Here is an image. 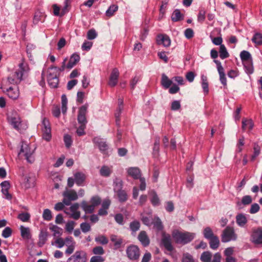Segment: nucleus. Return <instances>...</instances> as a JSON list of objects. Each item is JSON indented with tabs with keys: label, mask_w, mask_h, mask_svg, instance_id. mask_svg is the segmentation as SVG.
Here are the masks:
<instances>
[{
	"label": "nucleus",
	"mask_w": 262,
	"mask_h": 262,
	"mask_svg": "<svg viewBox=\"0 0 262 262\" xmlns=\"http://www.w3.org/2000/svg\"><path fill=\"white\" fill-rule=\"evenodd\" d=\"M101 198L98 195L93 196L90 200L91 204L95 208L101 204Z\"/></svg>",
	"instance_id": "de8ad7c7"
},
{
	"label": "nucleus",
	"mask_w": 262,
	"mask_h": 262,
	"mask_svg": "<svg viewBox=\"0 0 262 262\" xmlns=\"http://www.w3.org/2000/svg\"><path fill=\"white\" fill-rule=\"evenodd\" d=\"M117 195L119 201L121 202H125L127 199V195L126 193L122 190L117 191Z\"/></svg>",
	"instance_id": "09e8293b"
},
{
	"label": "nucleus",
	"mask_w": 262,
	"mask_h": 262,
	"mask_svg": "<svg viewBox=\"0 0 262 262\" xmlns=\"http://www.w3.org/2000/svg\"><path fill=\"white\" fill-rule=\"evenodd\" d=\"M97 35V34L95 30L91 29L88 31L87 33V38L90 40H92L95 39Z\"/></svg>",
	"instance_id": "0e129e2a"
},
{
	"label": "nucleus",
	"mask_w": 262,
	"mask_h": 262,
	"mask_svg": "<svg viewBox=\"0 0 262 262\" xmlns=\"http://www.w3.org/2000/svg\"><path fill=\"white\" fill-rule=\"evenodd\" d=\"M253 154L251 156V160L252 161H254L255 159V158L260 154V146L257 144L254 143L253 145Z\"/></svg>",
	"instance_id": "c03bdc74"
},
{
	"label": "nucleus",
	"mask_w": 262,
	"mask_h": 262,
	"mask_svg": "<svg viewBox=\"0 0 262 262\" xmlns=\"http://www.w3.org/2000/svg\"><path fill=\"white\" fill-rule=\"evenodd\" d=\"M48 233L46 231H41L39 235L38 245L39 247L42 246L47 240Z\"/></svg>",
	"instance_id": "c9c22d12"
},
{
	"label": "nucleus",
	"mask_w": 262,
	"mask_h": 262,
	"mask_svg": "<svg viewBox=\"0 0 262 262\" xmlns=\"http://www.w3.org/2000/svg\"><path fill=\"white\" fill-rule=\"evenodd\" d=\"M111 240L114 243V246L115 247L116 249L120 248L123 242L121 238H117V236L115 235H111Z\"/></svg>",
	"instance_id": "79ce46f5"
},
{
	"label": "nucleus",
	"mask_w": 262,
	"mask_h": 262,
	"mask_svg": "<svg viewBox=\"0 0 262 262\" xmlns=\"http://www.w3.org/2000/svg\"><path fill=\"white\" fill-rule=\"evenodd\" d=\"M251 241L255 244L262 245V228L258 227L252 229Z\"/></svg>",
	"instance_id": "f8f14e48"
},
{
	"label": "nucleus",
	"mask_w": 262,
	"mask_h": 262,
	"mask_svg": "<svg viewBox=\"0 0 262 262\" xmlns=\"http://www.w3.org/2000/svg\"><path fill=\"white\" fill-rule=\"evenodd\" d=\"M2 187V192L5 195V198L10 200L12 199V195L9 193V190L10 188V184L8 181H5L0 184Z\"/></svg>",
	"instance_id": "dca6fc26"
},
{
	"label": "nucleus",
	"mask_w": 262,
	"mask_h": 262,
	"mask_svg": "<svg viewBox=\"0 0 262 262\" xmlns=\"http://www.w3.org/2000/svg\"><path fill=\"white\" fill-rule=\"evenodd\" d=\"M195 234L188 232H180L178 230L173 231L172 236L175 242L177 244L185 245L191 242L194 238Z\"/></svg>",
	"instance_id": "f257e3e1"
},
{
	"label": "nucleus",
	"mask_w": 262,
	"mask_h": 262,
	"mask_svg": "<svg viewBox=\"0 0 262 262\" xmlns=\"http://www.w3.org/2000/svg\"><path fill=\"white\" fill-rule=\"evenodd\" d=\"M80 229L83 233H86L91 229L90 225L86 222L82 223L80 224Z\"/></svg>",
	"instance_id": "4d7b16f0"
},
{
	"label": "nucleus",
	"mask_w": 262,
	"mask_h": 262,
	"mask_svg": "<svg viewBox=\"0 0 262 262\" xmlns=\"http://www.w3.org/2000/svg\"><path fill=\"white\" fill-rule=\"evenodd\" d=\"M21 236L24 239H29L31 237L30 230L28 227L21 226L20 227Z\"/></svg>",
	"instance_id": "cd10ccee"
},
{
	"label": "nucleus",
	"mask_w": 262,
	"mask_h": 262,
	"mask_svg": "<svg viewBox=\"0 0 262 262\" xmlns=\"http://www.w3.org/2000/svg\"><path fill=\"white\" fill-rule=\"evenodd\" d=\"M252 41L255 43V46H258L262 45V34L256 33L253 35Z\"/></svg>",
	"instance_id": "f704fd0d"
},
{
	"label": "nucleus",
	"mask_w": 262,
	"mask_h": 262,
	"mask_svg": "<svg viewBox=\"0 0 262 262\" xmlns=\"http://www.w3.org/2000/svg\"><path fill=\"white\" fill-rule=\"evenodd\" d=\"M253 125L254 124L252 120L245 119H243L242 129L243 130H245L246 129L251 130L253 128Z\"/></svg>",
	"instance_id": "2f4dec72"
},
{
	"label": "nucleus",
	"mask_w": 262,
	"mask_h": 262,
	"mask_svg": "<svg viewBox=\"0 0 262 262\" xmlns=\"http://www.w3.org/2000/svg\"><path fill=\"white\" fill-rule=\"evenodd\" d=\"M212 257V253L207 251L201 254L200 259L202 262H221L222 256L220 253H215L213 256L212 260L211 261Z\"/></svg>",
	"instance_id": "39448f33"
},
{
	"label": "nucleus",
	"mask_w": 262,
	"mask_h": 262,
	"mask_svg": "<svg viewBox=\"0 0 262 262\" xmlns=\"http://www.w3.org/2000/svg\"><path fill=\"white\" fill-rule=\"evenodd\" d=\"M246 72L248 74H251L253 73L254 68L253 66V60L243 62Z\"/></svg>",
	"instance_id": "473e14b6"
},
{
	"label": "nucleus",
	"mask_w": 262,
	"mask_h": 262,
	"mask_svg": "<svg viewBox=\"0 0 262 262\" xmlns=\"http://www.w3.org/2000/svg\"><path fill=\"white\" fill-rule=\"evenodd\" d=\"M50 230L53 232V235L55 238L60 237L63 233L62 229L56 225L50 227Z\"/></svg>",
	"instance_id": "7c9ffc66"
},
{
	"label": "nucleus",
	"mask_w": 262,
	"mask_h": 262,
	"mask_svg": "<svg viewBox=\"0 0 262 262\" xmlns=\"http://www.w3.org/2000/svg\"><path fill=\"white\" fill-rule=\"evenodd\" d=\"M17 218L23 222H27L30 219V215L28 212H23L18 215Z\"/></svg>",
	"instance_id": "8fccbe9b"
},
{
	"label": "nucleus",
	"mask_w": 262,
	"mask_h": 262,
	"mask_svg": "<svg viewBox=\"0 0 262 262\" xmlns=\"http://www.w3.org/2000/svg\"><path fill=\"white\" fill-rule=\"evenodd\" d=\"M64 142L66 145V146L67 148H69L72 143V140L71 139V136L69 135H66L64 136Z\"/></svg>",
	"instance_id": "e2e57ef3"
},
{
	"label": "nucleus",
	"mask_w": 262,
	"mask_h": 262,
	"mask_svg": "<svg viewBox=\"0 0 262 262\" xmlns=\"http://www.w3.org/2000/svg\"><path fill=\"white\" fill-rule=\"evenodd\" d=\"M43 132L42 138L46 141H50L51 138V129H46L42 130Z\"/></svg>",
	"instance_id": "6e6d98bb"
},
{
	"label": "nucleus",
	"mask_w": 262,
	"mask_h": 262,
	"mask_svg": "<svg viewBox=\"0 0 262 262\" xmlns=\"http://www.w3.org/2000/svg\"><path fill=\"white\" fill-rule=\"evenodd\" d=\"M206 11L204 9H201L198 15V20L200 23H203L205 19Z\"/></svg>",
	"instance_id": "680f3d73"
},
{
	"label": "nucleus",
	"mask_w": 262,
	"mask_h": 262,
	"mask_svg": "<svg viewBox=\"0 0 262 262\" xmlns=\"http://www.w3.org/2000/svg\"><path fill=\"white\" fill-rule=\"evenodd\" d=\"M214 62L216 64L217 70L220 75V80L223 85L226 86L227 85V80L224 69L222 66L221 62L218 60H214Z\"/></svg>",
	"instance_id": "ddd939ff"
},
{
	"label": "nucleus",
	"mask_w": 262,
	"mask_h": 262,
	"mask_svg": "<svg viewBox=\"0 0 262 262\" xmlns=\"http://www.w3.org/2000/svg\"><path fill=\"white\" fill-rule=\"evenodd\" d=\"M182 262H194V260L191 255L186 253L183 255Z\"/></svg>",
	"instance_id": "13d9d810"
},
{
	"label": "nucleus",
	"mask_w": 262,
	"mask_h": 262,
	"mask_svg": "<svg viewBox=\"0 0 262 262\" xmlns=\"http://www.w3.org/2000/svg\"><path fill=\"white\" fill-rule=\"evenodd\" d=\"M42 218L45 221H51L52 219L51 211L49 209H45L43 211Z\"/></svg>",
	"instance_id": "49530a36"
},
{
	"label": "nucleus",
	"mask_w": 262,
	"mask_h": 262,
	"mask_svg": "<svg viewBox=\"0 0 262 262\" xmlns=\"http://www.w3.org/2000/svg\"><path fill=\"white\" fill-rule=\"evenodd\" d=\"M87 260L86 253L83 250H78L68 259L67 262H86Z\"/></svg>",
	"instance_id": "0eeeda50"
},
{
	"label": "nucleus",
	"mask_w": 262,
	"mask_h": 262,
	"mask_svg": "<svg viewBox=\"0 0 262 262\" xmlns=\"http://www.w3.org/2000/svg\"><path fill=\"white\" fill-rule=\"evenodd\" d=\"M140 227V223L137 221H134L131 222L129 224V228L131 231L133 232H135L138 231Z\"/></svg>",
	"instance_id": "3c124183"
},
{
	"label": "nucleus",
	"mask_w": 262,
	"mask_h": 262,
	"mask_svg": "<svg viewBox=\"0 0 262 262\" xmlns=\"http://www.w3.org/2000/svg\"><path fill=\"white\" fill-rule=\"evenodd\" d=\"M19 70L15 71L8 77V81L10 84H17L21 80L23 72L29 70L27 64H25L23 61L19 64Z\"/></svg>",
	"instance_id": "f03ea898"
},
{
	"label": "nucleus",
	"mask_w": 262,
	"mask_h": 262,
	"mask_svg": "<svg viewBox=\"0 0 262 262\" xmlns=\"http://www.w3.org/2000/svg\"><path fill=\"white\" fill-rule=\"evenodd\" d=\"M79 55L77 53L73 54L71 56L69 61L67 64V68L69 69H72L79 62Z\"/></svg>",
	"instance_id": "5701e85b"
},
{
	"label": "nucleus",
	"mask_w": 262,
	"mask_h": 262,
	"mask_svg": "<svg viewBox=\"0 0 262 262\" xmlns=\"http://www.w3.org/2000/svg\"><path fill=\"white\" fill-rule=\"evenodd\" d=\"M118 9V7L116 5H112L110 6L108 9L105 12V15L107 17H112L114 15V13L116 12Z\"/></svg>",
	"instance_id": "ea45409f"
},
{
	"label": "nucleus",
	"mask_w": 262,
	"mask_h": 262,
	"mask_svg": "<svg viewBox=\"0 0 262 262\" xmlns=\"http://www.w3.org/2000/svg\"><path fill=\"white\" fill-rule=\"evenodd\" d=\"M221 239L223 243L235 241L237 239V235L235 233L233 228L230 226L226 227L222 232Z\"/></svg>",
	"instance_id": "20e7f679"
},
{
	"label": "nucleus",
	"mask_w": 262,
	"mask_h": 262,
	"mask_svg": "<svg viewBox=\"0 0 262 262\" xmlns=\"http://www.w3.org/2000/svg\"><path fill=\"white\" fill-rule=\"evenodd\" d=\"M118 112L115 114L116 123L118 126H120L119 116L121 114V111L123 109V100L121 98H118Z\"/></svg>",
	"instance_id": "393cba45"
},
{
	"label": "nucleus",
	"mask_w": 262,
	"mask_h": 262,
	"mask_svg": "<svg viewBox=\"0 0 262 262\" xmlns=\"http://www.w3.org/2000/svg\"><path fill=\"white\" fill-rule=\"evenodd\" d=\"M62 195L64 197L63 203L67 206L71 204L72 201H75L78 199L77 194L74 190L65 191L63 192Z\"/></svg>",
	"instance_id": "9d476101"
},
{
	"label": "nucleus",
	"mask_w": 262,
	"mask_h": 262,
	"mask_svg": "<svg viewBox=\"0 0 262 262\" xmlns=\"http://www.w3.org/2000/svg\"><path fill=\"white\" fill-rule=\"evenodd\" d=\"M157 41L158 45H162L165 47H169L171 43L170 38L166 35H159L157 36Z\"/></svg>",
	"instance_id": "a211bd4d"
},
{
	"label": "nucleus",
	"mask_w": 262,
	"mask_h": 262,
	"mask_svg": "<svg viewBox=\"0 0 262 262\" xmlns=\"http://www.w3.org/2000/svg\"><path fill=\"white\" fill-rule=\"evenodd\" d=\"M52 245H55L58 248H61L64 246L65 242L64 239L61 237H57L54 242H52Z\"/></svg>",
	"instance_id": "a18cd8bd"
},
{
	"label": "nucleus",
	"mask_w": 262,
	"mask_h": 262,
	"mask_svg": "<svg viewBox=\"0 0 262 262\" xmlns=\"http://www.w3.org/2000/svg\"><path fill=\"white\" fill-rule=\"evenodd\" d=\"M161 83L163 88L167 89L172 84V81L165 74H163L162 75Z\"/></svg>",
	"instance_id": "c85d7f7f"
},
{
	"label": "nucleus",
	"mask_w": 262,
	"mask_h": 262,
	"mask_svg": "<svg viewBox=\"0 0 262 262\" xmlns=\"http://www.w3.org/2000/svg\"><path fill=\"white\" fill-rule=\"evenodd\" d=\"M119 76V72L117 68L113 69L108 81V85L111 87L116 86L118 82V78Z\"/></svg>",
	"instance_id": "2eb2a0df"
},
{
	"label": "nucleus",
	"mask_w": 262,
	"mask_h": 262,
	"mask_svg": "<svg viewBox=\"0 0 262 262\" xmlns=\"http://www.w3.org/2000/svg\"><path fill=\"white\" fill-rule=\"evenodd\" d=\"M7 92L9 97L12 99H16L18 97L19 91L16 87L15 88L10 87L7 89Z\"/></svg>",
	"instance_id": "a878e982"
},
{
	"label": "nucleus",
	"mask_w": 262,
	"mask_h": 262,
	"mask_svg": "<svg viewBox=\"0 0 262 262\" xmlns=\"http://www.w3.org/2000/svg\"><path fill=\"white\" fill-rule=\"evenodd\" d=\"M208 240L209 246L211 249L213 250H216L219 248L220 246V240L216 235L213 236Z\"/></svg>",
	"instance_id": "bb28decb"
},
{
	"label": "nucleus",
	"mask_w": 262,
	"mask_h": 262,
	"mask_svg": "<svg viewBox=\"0 0 262 262\" xmlns=\"http://www.w3.org/2000/svg\"><path fill=\"white\" fill-rule=\"evenodd\" d=\"M127 257L131 260H137L140 255V251L139 247L134 245L128 246L126 250Z\"/></svg>",
	"instance_id": "423d86ee"
},
{
	"label": "nucleus",
	"mask_w": 262,
	"mask_h": 262,
	"mask_svg": "<svg viewBox=\"0 0 262 262\" xmlns=\"http://www.w3.org/2000/svg\"><path fill=\"white\" fill-rule=\"evenodd\" d=\"M81 207L85 213H92L95 210V207L91 204L85 201H82L81 203Z\"/></svg>",
	"instance_id": "b1692460"
},
{
	"label": "nucleus",
	"mask_w": 262,
	"mask_h": 262,
	"mask_svg": "<svg viewBox=\"0 0 262 262\" xmlns=\"http://www.w3.org/2000/svg\"><path fill=\"white\" fill-rule=\"evenodd\" d=\"M127 171L128 174L134 179H138L141 178V171L138 167H129Z\"/></svg>",
	"instance_id": "4be33fe9"
},
{
	"label": "nucleus",
	"mask_w": 262,
	"mask_h": 262,
	"mask_svg": "<svg viewBox=\"0 0 262 262\" xmlns=\"http://www.w3.org/2000/svg\"><path fill=\"white\" fill-rule=\"evenodd\" d=\"M171 20L174 21H178L181 20H183L184 17L183 15L181 14L180 10L176 9L171 15Z\"/></svg>",
	"instance_id": "72a5a7b5"
},
{
	"label": "nucleus",
	"mask_w": 262,
	"mask_h": 262,
	"mask_svg": "<svg viewBox=\"0 0 262 262\" xmlns=\"http://www.w3.org/2000/svg\"><path fill=\"white\" fill-rule=\"evenodd\" d=\"M104 260L101 256H93L91 258L90 262H104Z\"/></svg>",
	"instance_id": "774afa93"
},
{
	"label": "nucleus",
	"mask_w": 262,
	"mask_h": 262,
	"mask_svg": "<svg viewBox=\"0 0 262 262\" xmlns=\"http://www.w3.org/2000/svg\"><path fill=\"white\" fill-rule=\"evenodd\" d=\"M112 172L111 168L105 165L103 166L100 170V175L105 177H109Z\"/></svg>",
	"instance_id": "58836bf2"
},
{
	"label": "nucleus",
	"mask_w": 262,
	"mask_h": 262,
	"mask_svg": "<svg viewBox=\"0 0 262 262\" xmlns=\"http://www.w3.org/2000/svg\"><path fill=\"white\" fill-rule=\"evenodd\" d=\"M21 153H24L25 159L28 163H32L34 162L35 160L33 156L34 150L31 149L28 144L26 143L22 144L19 154Z\"/></svg>",
	"instance_id": "6e6552de"
},
{
	"label": "nucleus",
	"mask_w": 262,
	"mask_h": 262,
	"mask_svg": "<svg viewBox=\"0 0 262 262\" xmlns=\"http://www.w3.org/2000/svg\"><path fill=\"white\" fill-rule=\"evenodd\" d=\"M95 241L102 245H106L108 242V239L104 235H99L95 237Z\"/></svg>",
	"instance_id": "603ef678"
},
{
	"label": "nucleus",
	"mask_w": 262,
	"mask_h": 262,
	"mask_svg": "<svg viewBox=\"0 0 262 262\" xmlns=\"http://www.w3.org/2000/svg\"><path fill=\"white\" fill-rule=\"evenodd\" d=\"M236 222L239 226L243 227L247 223V219L243 214H238L236 216Z\"/></svg>",
	"instance_id": "c756f323"
},
{
	"label": "nucleus",
	"mask_w": 262,
	"mask_h": 262,
	"mask_svg": "<svg viewBox=\"0 0 262 262\" xmlns=\"http://www.w3.org/2000/svg\"><path fill=\"white\" fill-rule=\"evenodd\" d=\"M161 242L167 251H172L173 250V248L171 244V238L169 234L163 232Z\"/></svg>",
	"instance_id": "4468645a"
},
{
	"label": "nucleus",
	"mask_w": 262,
	"mask_h": 262,
	"mask_svg": "<svg viewBox=\"0 0 262 262\" xmlns=\"http://www.w3.org/2000/svg\"><path fill=\"white\" fill-rule=\"evenodd\" d=\"M86 125L80 124L79 127L77 128L76 133L79 136H81L85 134L84 131Z\"/></svg>",
	"instance_id": "338daca9"
},
{
	"label": "nucleus",
	"mask_w": 262,
	"mask_h": 262,
	"mask_svg": "<svg viewBox=\"0 0 262 262\" xmlns=\"http://www.w3.org/2000/svg\"><path fill=\"white\" fill-rule=\"evenodd\" d=\"M240 57L242 62L252 60L250 53L248 51L245 50L241 52Z\"/></svg>",
	"instance_id": "e433bc0d"
},
{
	"label": "nucleus",
	"mask_w": 262,
	"mask_h": 262,
	"mask_svg": "<svg viewBox=\"0 0 262 262\" xmlns=\"http://www.w3.org/2000/svg\"><path fill=\"white\" fill-rule=\"evenodd\" d=\"M219 53L220 57L222 59L227 58L229 56V54L227 52V49L224 45H221Z\"/></svg>",
	"instance_id": "4c0bfd02"
},
{
	"label": "nucleus",
	"mask_w": 262,
	"mask_h": 262,
	"mask_svg": "<svg viewBox=\"0 0 262 262\" xmlns=\"http://www.w3.org/2000/svg\"><path fill=\"white\" fill-rule=\"evenodd\" d=\"M114 190L115 191L120 190L122 187V181L121 179L116 178L114 181Z\"/></svg>",
	"instance_id": "5fc2aeb1"
},
{
	"label": "nucleus",
	"mask_w": 262,
	"mask_h": 262,
	"mask_svg": "<svg viewBox=\"0 0 262 262\" xmlns=\"http://www.w3.org/2000/svg\"><path fill=\"white\" fill-rule=\"evenodd\" d=\"M88 107V104L85 103L81 106L79 109L77 120L80 124L86 125L88 122L86 118V114Z\"/></svg>",
	"instance_id": "9b49d317"
},
{
	"label": "nucleus",
	"mask_w": 262,
	"mask_h": 262,
	"mask_svg": "<svg viewBox=\"0 0 262 262\" xmlns=\"http://www.w3.org/2000/svg\"><path fill=\"white\" fill-rule=\"evenodd\" d=\"M93 253L95 255H102L104 253V250L101 246H97L93 249Z\"/></svg>",
	"instance_id": "bf43d9fd"
},
{
	"label": "nucleus",
	"mask_w": 262,
	"mask_h": 262,
	"mask_svg": "<svg viewBox=\"0 0 262 262\" xmlns=\"http://www.w3.org/2000/svg\"><path fill=\"white\" fill-rule=\"evenodd\" d=\"M12 234V230L9 227H6L3 231L2 232V236L4 237V238H8L9 237H10Z\"/></svg>",
	"instance_id": "052dcab7"
},
{
	"label": "nucleus",
	"mask_w": 262,
	"mask_h": 262,
	"mask_svg": "<svg viewBox=\"0 0 262 262\" xmlns=\"http://www.w3.org/2000/svg\"><path fill=\"white\" fill-rule=\"evenodd\" d=\"M79 205L78 203L73 204L70 207V210L71 212L70 217L75 220H78L80 216V212L78 211Z\"/></svg>",
	"instance_id": "aec40b11"
},
{
	"label": "nucleus",
	"mask_w": 262,
	"mask_h": 262,
	"mask_svg": "<svg viewBox=\"0 0 262 262\" xmlns=\"http://www.w3.org/2000/svg\"><path fill=\"white\" fill-rule=\"evenodd\" d=\"M203 235L204 237L208 240L215 236L213 233L212 229L208 227L204 229Z\"/></svg>",
	"instance_id": "37998d69"
},
{
	"label": "nucleus",
	"mask_w": 262,
	"mask_h": 262,
	"mask_svg": "<svg viewBox=\"0 0 262 262\" xmlns=\"http://www.w3.org/2000/svg\"><path fill=\"white\" fill-rule=\"evenodd\" d=\"M75 223L74 221L68 222L66 225V229L69 232H71L74 228Z\"/></svg>",
	"instance_id": "69168bd1"
},
{
	"label": "nucleus",
	"mask_w": 262,
	"mask_h": 262,
	"mask_svg": "<svg viewBox=\"0 0 262 262\" xmlns=\"http://www.w3.org/2000/svg\"><path fill=\"white\" fill-rule=\"evenodd\" d=\"M154 227L158 231H161L163 229V226L162 222L159 217L155 218L154 221Z\"/></svg>",
	"instance_id": "864d4df0"
},
{
	"label": "nucleus",
	"mask_w": 262,
	"mask_h": 262,
	"mask_svg": "<svg viewBox=\"0 0 262 262\" xmlns=\"http://www.w3.org/2000/svg\"><path fill=\"white\" fill-rule=\"evenodd\" d=\"M9 122L13 128L19 132L25 130L27 128V124L23 123L18 117H11L9 118Z\"/></svg>",
	"instance_id": "1a4fd4ad"
},
{
	"label": "nucleus",
	"mask_w": 262,
	"mask_h": 262,
	"mask_svg": "<svg viewBox=\"0 0 262 262\" xmlns=\"http://www.w3.org/2000/svg\"><path fill=\"white\" fill-rule=\"evenodd\" d=\"M138 239L143 247H147L149 245L150 239L145 231H141L138 236Z\"/></svg>",
	"instance_id": "6ab92c4d"
},
{
	"label": "nucleus",
	"mask_w": 262,
	"mask_h": 262,
	"mask_svg": "<svg viewBox=\"0 0 262 262\" xmlns=\"http://www.w3.org/2000/svg\"><path fill=\"white\" fill-rule=\"evenodd\" d=\"M59 69L56 67L51 66L48 70L47 80L49 85L52 88L57 87L59 82Z\"/></svg>",
	"instance_id": "7ed1b4c3"
},
{
	"label": "nucleus",
	"mask_w": 262,
	"mask_h": 262,
	"mask_svg": "<svg viewBox=\"0 0 262 262\" xmlns=\"http://www.w3.org/2000/svg\"><path fill=\"white\" fill-rule=\"evenodd\" d=\"M75 182L78 186H83L86 179L85 174L82 172H77L74 174Z\"/></svg>",
	"instance_id": "412c9836"
},
{
	"label": "nucleus",
	"mask_w": 262,
	"mask_h": 262,
	"mask_svg": "<svg viewBox=\"0 0 262 262\" xmlns=\"http://www.w3.org/2000/svg\"><path fill=\"white\" fill-rule=\"evenodd\" d=\"M93 143L96 144L101 151H106L108 149V145L104 139L96 137L93 139Z\"/></svg>",
	"instance_id": "f3484780"
},
{
	"label": "nucleus",
	"mask_w": 262,
	"mask_h": 262,
	"mask_svg": "<svg viewBox=\"0 0 262 262\" xmlns=\"http://www.w3.org/2000/svg\"><path fill=\"white\" fill-rule=\"evenodd\" d=\"M201 79L202 81V87L203 89V91L205 94H207L209 92L208 83L207 81V78L206 76L202 75Z\"/></svg>",
	"instance_id": "a19ab883"
}]
</instances>
